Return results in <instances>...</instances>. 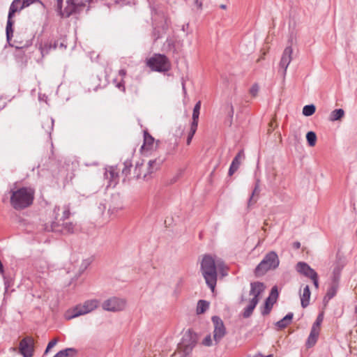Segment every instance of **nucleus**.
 <instances>
[{
	"label": "nucleus",
	"mask_w": 357,
	"mask_h": 357,
	"mask_svg": "<svg viewBox=\"0 0 357 357\" xmlns=\"http://www.w3.org/2000/svg\"><path fill=\"white\" fill-rule=\"evenodd\" d=\"M293 50L291 46L287 47L282 53L280 63H279V71L282 70V73L284 77L287 73V68L291 61Z\"/></svg>",
	"instance_id": "12"
},
{
	"label": "nucleus",
	"mask_w": 357,
	"mask_h": 357,
	"mask_svg": "<svg viewBox=\"0 0 357 357\" xmlns=\"http://www.w3.org/2000/svg\"><path fill=\"white\" fill-rule=\"evenodd\" d=\"M294 317V314L292 312H289L286 316H284L282 319L278 321L275 325L280 328L282 329L286 328L291 321Z\"/></svg>",
	"instance_id": "25"
},
{
	"label": "nucleus",
	"mask_w": 357,
	"mask_h": 357,
	"mask_svg": "<svg viewBox=\"0 0 357 357\" xmlns=\"http://www.w3.org/2000/svg\"><path fill=\"white\" fill-rule=\"evenodd\" d=\"M162 163V160L155 159L151 160L146 165V172L143 174V179H148L149 176L156 170H158Z\"/></svg>",
	"instance_id": "14"
},
{
	"label": "nucleus",
	"mask_w": 357,
	"mask_h": 357,
	"mask_svg": "<svg viewBox=\"0 0 357 357\" xmlns=\"http://www.w3.org/2000/svg\"><path fill=\"white\" fill-rule=\"evenodd\" d=\"M40 52L43 56L47 54L52 50V41L47 42L40 47Z\"/></svg>",
	"instance_id": "35"
},
{
	"label": "nucleus",
	"mask_w": 357,
	"mask_h": 357,
	"mask_svg": "<svg viewBox=\"0 0 357 357\" xmlns=\"http://www.w3.org/2000/svg\"><path fill=\"white\" fill-rule=\"evenodd\" d=\"M156 145H155L154 138L146 131L144 132V144L142 146V149L144 151L153 150Z\"/></svg>",
	"instance_id": "19"
},
{
	"label": "nucleus",
	"mask_w": 357,
	"mask_h": 357,
	"mask_svg": "<svg viewBox=\"0 0 357 357\" xmlns=\"http://www.w3.org/2000/svg\"><path fill=\"white\" fill-rule=\"evenodd\" d=\"M224 111L229 117V119H230L229 123L231 125L232 123V119H233L234 112V107L231 102H226V104L224 106Z\"/></svg>",
	"instance_id": "34"
},
{
	"label": "nucleus",
	"mask_w": 357,
	"mask_h": 357,
	"mask_svg": "<svg viewBox=\"0 0 357 357\" xmlns=\"http://www.w3.org/2000/svg\"><path fill=\"white\" fill-rule=\"evenodd\" d=\"M147 66L153 70L167 72L171 68V63L164 54H155L147 61Z\"/></svg>",
	"instance_id": "5"
},
{
	"label": "nucleus",
	"mask_w": 357,
	"mask_h": 357,
	"mask_svg": "<svg viewBox=\"0 0 357 357\" xmlns=\"http://www.w3.org/2000/svg\"><path fill=\"white\" fill-rule=\"evenodd\" d=\"M338 278L336 275L334 276L333 282L331 286L327 291L326 296L324 298V301L328 302L329 300L333 298L337 293L338 285H337Z\"/></svg>",
	"instance_id": "20"
},
{
	"label": "nucleus",
	"mask_w": 357,
	"mask_h": 357,
	"mask_svg": "<svg viewBox=\"0 0 357 357\" xmlns=\"http://www.w3.org/2000/svg\"><path fill=\"white\" fill-rule=\"evenodd\" d=\"M119 74L121 77H124L126 75V70H124V69H121V70H119Z\"/></svg>",
	"instance_id": "51"
},
{
	"label": "nucleus",
	"mask_w": 357,
	"mask_h": 357,
	"mask_svg": "<svg viewBox=\"0 0 357 357\" xmlns=\"http://www.w3.org/2000/svg\"><path fill=\"white\" fill-rule=\"evenodd\" d=\"M245 159V154L243 150H241L233 159L229 169V175L231 176L238 169L241 162Z\"/></svg>",
	"instance_id": "17"
},
{
	"label": "nucleus",
	"mask_w": 357,
	"mask_h": 357,
	"mask_svg": "<svg viewBox=\"0 0 357 357\" xmlns=\"http://www.w3.org/2000/svg\"><path fill=\"white\" fill-rule=\"evenodd\" d=\"M146 172V165L137 163L135 168V174L137 178H143V174Z\"/></svg>",
	"instance_id": "30"
},
{
	"label": "nucleus",
	"mask_w": 357,
	"mask_h": 357,
	"mask_svg": "<svg viewBox=\"0 0 357 357\" xmlns=\"http://www.w3.org/2000/svg\"><path fill=\"white\" fill-rule=\"evenodd\" d=\"M194 4H195V6H197V8H199V9H202V2H200L199 0H195V1H194Z\"/></svg>",
	"instance_id": "49"
},
{
	"label": "nucleus",
	"mask_w": 357,
	"mask_h": 357,
	"mask_svg": "<svg viewBox=\"0 0 357 357\" xmlns=\"http://www.w3.org/2000/svg\"><path fill=\"white\" fill-rule=\"evenodd\" d=\"M319 335V331H317V329L311 328L310 333L306 342V347L307 348H311L316 344Z\"/></svg>",
	"instance_id": "23"
},
{
	"label": "nucleus",
	"mask_w": 357,
	"mask_h": 357,
	"mask_svg": "<svg viewBox=\"0 0 357 357\" xmlns=\"http://www.w3.org/2000/svg\"><path fill=\"white\" fill-rule=\"evenodd\" d=\"M122 208L121 206L120 207H118L117 208H109V212H111V213H114V211H118V210H121Z\"/></svg>",
	"instance_id": "52"
},
{
	"label": "nucleus",
	"mask_w": 357,
	"mask_h": 357,
	"mask_svg": "<svg viewBox=\"0 0 357 357\" xmlns=\"http://www.w3.org/2000/svg\"><path fill=\"white\" fill-rule=\"evenodd\" d=\"M310 294L309 286H305L303 290V294L300 295L301 305L303 307L305 308L309 305Z\"/></svg>",
	"instance_id": "24"
},
{
	"label": "nucleus",
	"mask_w": 357,
	"mask_h": 357,
	"mask_svg": "<svg viewBox=\"0 0 357 357\" xmlns=\"http://www.w3.org/2000/svg\"><path fill=\"white\" fill-rule=\"evenodd\" d=\"M257 303V301H256L255 298H252L250 301L249 305L247 306V307L245 308L244 312L243 313V316L244 318H248L252 315Z\"/></svg>",
	"instance_id": "26"
},
{
	"label": "nucleus",
	"mask_w": 357,
	"mask_h": 357,
	"mask_svg": "<svg viewBox=\"0 0 357 357\" xmlns=\"http://www.w3.org/2000/svg\"><path fill=\"white\" fill-rule=\"evenodd\" d=\"M36 270L41 273H45L49 269V265L45 260L40 259L35 264Z\"/></svg>",
	"instance_id": "28"
},
{
	"label": "nucleus",
	"mask_w": 357,
	"mask_h": 357,
	"mask_svg": "<svg viewBox=\"0 0 357 357\" xmlns=\"http://www.w3.org/2000/svg\"><path fill=\"white\" fill-rule=\"evenodd\" d=\"M293 248L295 249H299L301 248V243L298 241L293 243Z\"/></svg>",
	"instance_id": "50"
},
{
	"label": "nucleus",
	"mask_w": 357,
	"mask_h": 357,
	"mask_svg": "<svg viewBox=\"0 0 357 357\" xmlns=\"http://www.w3.org/2000/svg\"><path fill=\"white\" fill-rule=\"evenodd\" d=\"M201 271L206 283L213 291L216 285L218 274L215 261L211 255H206L203 257Z\"/></svg>",
	"instance_id": "1"
},
{
	"label": "nucleus",
	"mask_w": 357,
	"mask_h": 357,
	"mask_svg": "<svg viewBox=\"0 0 357 357\" xmlns=\"http://www.w3.org/2000/svg\"><path fill=\"white\" fill-rule=\"evenodd\" d=\"M57 45H58V43L56 41H52V49L53 50L56 49Z\"/></svg>",
	"instance_id": "53"
},
{
	"label": "nucleus",
	"mask_w": 357,
	"mask_h": 357,
	"mask_svg": "<svg viewBox=\"0 0 357 357\" xmlns=\"http://www.w3.org/2000/svg\"><path fill=\"white\" fill-rule=\"evenodd\" d=\"M183 89L184 90V91H185V84H183Z\"/></svg>",
	"instance_id": "56"
},
{
	"label": "nucleus",
	"mask_w": 357,
	"mask_h": 357,
	"mask_svg": "<svg viewBox=\"0 0 357 357\" xmlns=\"http://www.w3.org/2000/svg\"><path fill=\"white\" fill-rule=\"evenodd\" d=\"M196 345V340L190 335L183 336L181 342L178 344V349L186 356L189 355Z\"/></svg>",
	"instance_id": "10"
},
{
	"label": "nucleus",
	"mask_w": 357,
	"mask_h": 357,
	"mask_svg": "<svg viewBox=\"0 0 357 357\" xmlns=\"http://www.w3.org/2000/svg\"><path fill=\"white\" fill-rule=\"evenodd\" d=\"M15 48L17 49H20V48H22V46L21 45H15Z\"/></svg>",
	"instance_id": "54"
},
{
	"label": "nucleus",
	"mask_w": 357,
	"mask_h": 357,
	"mask_svg": "<svg viewBox=\"0 0 357 357\" xmlns=\"http://www.w3.org/2000/svg\"><path fill=\"white\" fill-rule=\"evenodd\" d=\"M10 204L16 210H21L29 206L33 199V192L31 189L22 188L17 190H11Z\"/></svg>",
	"instance_id": "2"
},
{
	"label": "nucleus",
	"mask_w": 357,
	"mask_h": 357,
	"mask_svg": "<svg viewBox=\"0 0 357 357\" xmlns=\"http://www.w3.org/2000/svg\"><path fill=\"white\" fill-rule=\"evenodd\" d=\"M102 307L105 310L109 312L121 311L125 308L126 301L122 298L112 297L105 301Z\"/></svg>",
	"instance_id": "8"
},
{
	"label": "nucleus",
	"mask_w": 357,
	"mask_h": 357,
	"mask_svg": "<svg viewBox=\"0 0 357 357\" xmlns=\"http://www.w3.org/2000/svg\"><path fill=\"white\" fill-rule=\"evenodd\" d=\"M197 126H198L195 125V123H191L190 130L188 133L187 142H186L188 145H189L191 143L192 139L197 129Z\"/></svg>",
	"instance_id": "38"
},
{
	"label": "nucleus",
	"mask_w": 357,
	"mask_h": 357,
	"mask_svg": "<svg viewBox=\"0 0 357 357\" xmlns=\"http://www.w3.org/2000/svg\"><path fill=\"white\" fill-rule=\"evenodd\" d=\"M266 357H273V355L270 354V355H268Z\"/></svg>",
	"instance_id": "58"
},
{
	"label": "nucleus",
	"mask_w": 357,
	"mask_h": 357,
	"mask_svg": "<svg viewBox=\"0 0 357 357\" xmlns=\"http://www.w3.org/2000/svg\"><path fill=\"white\" fill-rule=\"evenodd\" d=\"M209 307V303L204 300H199L197 306V313L198 314L204 313Z\"/></svg>",
	"instance_id": "32"
},
{
	"label": "nucleus",
	"mask_w": 357,
	"mask_h": 357,
	"mask_svg": "<svg viewBox=\"0 0 357 357\" xmlns=\"http://www.w3.org/2000/svg\"><path fill=\"white\" fill-rule=\"evenodd\" d=\"M344 116V111L342 109H336L331 114L329 119L331 121L340 120Z\"/></svg>",
	"instance_id": "29"
},
{
	"label": "nucleus",
	"mask_w": 357,
	"mask_h": 357,
	"mask_svg": "<svg viewBox=\"0 0 357 357\" xmlns=\"http://www.w3.org/2000/svg\"><path fill=\"white\" fill-rule=\"evenodd\" d=\"M62 2H63V0H57V10H59L61 16V12H63V10H62Z\"/></svg>",
	"instance_id": "48"
},
{
	"label": "nucleus",
	"mask_w": 357,
	"mask_h": 357,
	"mask_svg": "<svg viewBox=\"0 0 357 357\" xmlns=\"http://www.w3.org/2000/svg\"><path fill=\"white\" fill-rule=\"evenodd\" d=\"M316 110V107L314 105H307L304 106L303 109V114L305 116H312Z\"/></svg>",
	"instance_id": "36"
},
{
	"label": "nucleus",
	"mask_w": 357,
	"mask_h": 357,
	"mask_svg": "<svg viewBox=\"0 0 357 357\" xmlns=\"http://www.w3.org/2000/svg\"><path fill=\"white\" fill-rule=\"evenodd\" d=\"M259 181L257 180V181L256 183V185H255V189H254V190H253V192L252 193V195H251V197H250V199L248 201V205H251L252 204V197L255 194L259 193Z\"/></svg>",
	"instance_id": "41"
},
{
	"label": "nucleus",
	"mask_w": 357,
	"mask_h": 357,
	"mask_svg": "<svg viewBox=\"0 0 357 357\" xmlns=\"http://www.w3.org/2000/svg\"><path fill=\"white\" fill-rule=\"evenodd\" d=\"M45 229L47 231L61 232L63 234H70L75 232V225L73 222H66L60 225L58 222L54 221L50 225L46 224Z\"/></svg>",
	"instance_id": "7"
},
{
	"label": "nucleus",
	"mask_w": 357,
	"mask_h": 357,
	"mask_svg": "<svg viewBox=\"0 0 357 357\" xmlns=\"http://www.w3.org/2000/svg\"><path fill=\"white\" fill-rule=\"evenodd\" d=\"M274 303H275V301H271V296L268 297L266 299L264 307L261 310V314L263 315L268 314L272 309V306Z\"/></svg>",
	"instance_id": "33"
},
{
	"label": "nucleus",
	"mask_w": 357,
	"mask_h": 357,
	"mask_svg": "<svg viewBox=\"0 0 357 357\" xmlns=\"http://www.w3.org/2000/svg\"><path fill=\"white\" fill-rule=\"evenodd\" d=\"M322 321V315L319 314L316 320V321L313 324L312 328L317 329V331H319V326L321 322Z\"/></svg>",
	"instance_id": "42"
},
{
	"label": "nucleus",
	"mask_w": 357,
	"mask_h": 357,
	"mask_svg": "<svg viewBox=\"0 0 357 357\" xmlns=\"http://www.w3.org/2000/svg\"><path fill=\"white\" fill-rule=\"evenodd\" d=\"M33 340L31 338H24L20 342L19 349L24 357H31L33 355Z\"/></svg>",
	"instance_id": "13"
},
{
	"label": "nucleus",
	"mask_w": 357,
	"mask_h": 357,
	"mask_svg": "<svg viewBox=\"0 0 357 357\" xmlns=\"http://www.w3.org/2000/svg\"><path fill=\"white\" fill-rule=\"evenodd\" d=\"M296 270L300 274H302L309 278H311L317 274V272L313 268H312L307 263L303 261L297 263Z\"/></svg>",
	"instance_id": "15"
},
{
	"label": "nucleus",
	"mask_w": 357,
	"mask_h": 357,
	"mask_svg": "<svg viewBox=\"0 0 357 357\" xmlns=\"http://www.w3.org/2000/svg\"><path fill=\"white\" fill-rule=\"evenodd\" d=\"M42 128L45 132L50 137L54 128V119L49 116L44 118L42 121Z\"/></svg>",
	"instance_id": "21"
},
{
	"label": "nucleus",
	"mask_w": 357,
	"mask_h": 357,
	"mask_svg": "<svg viewBox=\"0 0 357 357\" xmlns=\"http://www.w3.org/2000/svg\"><path fill=\"white\" fill-rule=\"evenodd\" d=\"M220 8H221L222 9H225V8H226V6H225V5H224V4H222V5H221V6H220Z\"/></svg>",
	"instance_id": "55"
},
{
	"label": "nucleus",
	"mask_w": 357,
	"mask_h": 357,
	"mask_svg": "<svg viewBox=\"0 0 357 357\" xmlns=\"http://www.w3.org/2000/svg\"><path fill=\"white\" fill-rule=\"evenodd\" d=\"M278 296V289H277V287H273L271 289V297H273L274 298V300L275 301L277 297Z\"/></svg>",
	"instance_id": "46"
},
{
	"label": "nucleus",
	"mask_w": 357,
	"mask_h": 357,
	"mask_svg": "<svg viewBox=\"0 0 357 357\" xmlns=\"http://www.w3.org/2000/svg\"><path fill=\"white\" fill-rule=\"evenodd\" d=\"M104 176L108 180V185H111V183L116 180L118 177V173L116 167L111 166L105 169Z\"/></svg>",
	"instance_id": "22"
},
{
	"label": "nucleus",
	"mask_w": 357,
	"mask_h": 357,
	"mask_svg": "<svg viewBox=\"0 0 357 357\" xmlns=\"http://www.w3.org/2000/svg\"><path fill=\"white\" fill-rule=\"evenodd\" d=\"M280 264V259L274 251L267 252L261 262L256 266L254 273L256 277L264 275L270 271L275 270Z\"/></svg>",
	"instance_id": "3"
},
{
	"label": "nucleus",
	"mask_w": 357,
	"mask_h": 357,
	"mask_svg": "<svg viewBox=\"0 0 357 357\" xmlns=\"http://www.w3.org/2000/svg\"><path fill=\"white\" fill-rule=\"evenodd\" d=\"M91 1V0H66L67 6L64 8L63 12H61V17H68L76 11L78 7L84 6L86 3Z\"/></svg>",
	"instance_id": "11"
},
{
	"label": "nucleus",
	"mask_w": 357,
	"mask_h": 357,
	"mask_svg": "<svg viewBox=\"0 0 357 357\" xmlns=\"http://www.w3.org/2000/svg\"><path fill=\"white\" fill-rule=\"evenodd\" d=\"M202 344L206 347H210L212 345V339L210 335L205 337L202 341Z\"/></svg>",
	"instance_id": "44"
},
{
	"label": "nucleus",
	"mask_w": 357,
	"mask_h": 357,
	"mask_svg": "<svg viewBox=\"0 0 357 357\" xmlns=\"http://www.w3.org/2000/svg\"><path fill=\"white\" fill-rule=\"evenodd\" d=\"M314 284V287L317 289L319 288V281L317 273L310 278Z\"/></svg>",
	"instance_id": "47"
},
{
	"label": "nucleus",
	"mask_w": 357,
	"mask_h": 357,
	"mask_svg": "<svg viewBox=\"0 0 357 357\" xmlns=\"http://www.w3.org/2000/svg\"><path fill=\"white\" fill-rule=\"evenodd\" d=\"M54 214L56 220H64L68 219L70 216V208L68 206L65 205L63 207L56 206L54 208Z\"/></svg>",
	"instance_id": "16"
},
{
	"label": "nucleus",
	"mask_w": 357,
	"mask_h": 357,
	"mask_svg": "<svg viewBox=\"0 0 357 357\" xmlns=\"http://www.w3.org/2000/svg\"><path fill=\"white\" fill-rule=\"evenodd\" d=\"M123 165H124V167H123V169H122V174H125L126 176H127V175L130 173V167H132L131 162H130V161H128V160H126V161L123 163Z\"/></svg>",
	"instance_id": "39"
},
{
	"label": "nucleus",
	"mask_w": 357,
	"mask_h": 357,
	"mask_svg": "<svg viewBox=\"0 0 357 357\" xmlns=\"http://www.w3.org/2000/svg\"><path fill=\"white\" fill-rule=\"evenodd\" d=\"M306 139L310 146H314L317 141V135L314 132L309 131L306 135Z\"/></svg>",
	"instance_id": "37"
},
{
	"label": "nucleus",
	"mask_w": 357,
	"mask_h": 357,
	"mask_svg": "<svg viewBox=\"0 0 357 357\" xmlns=\"http://www.w3.org/2000/svg\"><path fill=\"white\" fill-rule=\"evenodd\" d=\"M259 86L257 84H253L250 89V93L253 96V97H255L257 96L258 92H259Z\"/></svg>",
	"instance_id": "43"
},
{
	"label": "nucleus",
	"mask_w": 357,
	"mask_h": 357,
	"mask_svg": "<svg viewBox=\"0 0 357 357\" xmlns=\"http://www.w3.org/2000/svg\"><path fill=\"white\" fill-rule=\"evenodd\" d=\"M98 305V301L96 299L86 301L83 304L76 305L73 309V314L68 319H73L81 315L91 312Z\"/></svg>",
	"instance_id": "6"
},
{
	"label": "nucleus",
	"mask_w": 357,
	"mask_h": 357,
	"mask_svg": "<svg viewBox=\"0 0 357 357\" xmlns=\"http://www.w3.org/2000/svg\"><path fill=\"white\" fill-rule=\"evenodd\" d=\"M201 109V101H198L193 109L192 112V123H195V125L198 126V119L199 116V111Z\"/></svg>",
	"instance_id": "31"
},
{
	"label": "nucleus",
	"mask_w": 357,
	"mask_h": 357,
	"mask_svg": "<svg viewBox=\"0 0 357 357\" xmlns=\"http://www.w3.org/2000/svg\"><path fill=\"white\" fill-rule=\"evenodd\" d=\"M60 47H64L63 44L62 43H60Z\"/></svg>",
	"instance_id": "57"
},
{
	"label": "nucleus",
	"mask_w": 357,
	"mask_h": 357,
	"mask_svg": "<svg viewBox=\"0 0 357 357\" xmlns=\"http://www.w3.org/2000/svg\"><path fill=\"white\" fill-rule=\"evenodd\" d=\"M24 8L26 7L22 2V0H14L10 6L6 28V38L8 43L10 41L12 37L13 36V25L14 22L13 20V17H14L15 13L21 11Z\"/></svg>",
	"instance_id": "4"
},
{
	"label": "nucleus",
	"mask_w": 357,
	"mask_h": 357,
	"mask_svg": "<svg viewBox=\"0 0 357 357\" xmlns=\"http://www.w3.org/2000/svg\"><path fill=\"white\" fill-rule=\"evenodd\" d=\"M57 342H58L57 339H54V340H51L48 343L45 353V354L47 353L52 347H54L56 344Z\"/></svg>",
	"instance_id": "45"
},
{
	"label": "nucleus",
	"mask_w": 357,
	"mask_h": 357,
	"mask_svg": "<svg viewBox=\"0 0 357 357\" xmlns=\"http://www.w3.org/2000/svg\"><path fill=\"white\" fill-rule=\"evenodd\" d=\"M22 2L24 5V6L26 8L29 6L31 4L33 3H40L43 8H45V5L40 0H22Z\"/></svg>",
	"instance_id": "40"
},
{
	"label": "nucleus",
	"mask_w": 357,
	"mask_h": 357,
	"mask_svg": "<svg viewBox=\"0 0 357 357\" xmlns=\"http://www.w3.org/2000/svg\"><path fill=\"white\" fill-rule=\"evenodd\" d=\"M211 319L214 326L213 340L218 344L226 335V328L219 317L213 316Z\"/></svg>",
	"instance_id": "9"
},
{
	"label": "nucleus",
	"mask_w": 357,
	"mask_h": 357,
	"mask_svg": "<svg viewBox=\"0 0 357 357\" xmlns=\"http://www.w3.org/2000/svg\"><path fill=\"white\" fill-rule=\"evenodd\" d=\"M265 286L263 282H255L250 284V295L259 302V296L264 291Z\"/></svg>",
	"instance_id": "18"
},
{
	"label": "nucleus",
	"mask_w": 357,
	"mask_h": 357,
	"mask_svg": "<svg viewBox=\"0 0 357 357\" xmlns=\"http://www.w3.org/2000/svg\"><path fill=\"white\" fill-rule=\"evenodd\" d=\"M76 354V349L73 348H67L59 351L53 357H73Z\"/></svg>",
	"instance_id": "27"
}]
</instances>
